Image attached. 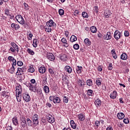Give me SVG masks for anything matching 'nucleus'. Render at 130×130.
<instances>
[{"label":"nucleus","mask_w":130,"mask_h":130,"mask_svg":"<svg viewBox=\"0 0 130 130\" xmlns=\"http://www.w3.org/2000/svg\"><path fill=\"white\" fill-rule=\"evenodd\" d=\"M121 36V34L120 33V32H119V31H118V30H115L114 34V38L116 40H118V39H119V38H120Z\"/></svg>","instance_id":"6e6552de"},{"label":"nucleus","mask_w":130,"mask_h":130,"mask_svg":"<svg viewBox=\"0 0 130 130\" xmlns=\"http://www.w3.org/2000/svg\"><path fill=\"white\" fill-rule=\"evenodd\" d=\"M6 128L7 130H13V128L12 127V126H8L6 127Z\"/></svg>","instance_id":"338daca9"},{"label":"nucleus","mask_w":130,"mask_h":130,"mask_svg":"<svg viewBox=\"0 0 130 130\" xmlns=\"http://www.w3.org/2000/svg\"><path fill=\"white\" fill-rule=\"evenodd\" d=\"M16 89H22V86H21L20 84H17V86H16Z\"/></svg>","instance_id":"bf43d9fd"},{"label":"nucleus","mask_w":130,"mask_h":130,"mask_svg":"<svg viewBox=\"0 0 130 130\" xmlns=\"http://www.w3.org/2000/svg\"><path fill=\"white\" fill-rule=\"evenodd\" d=\"M12 62V66H17V60H16V59H13Z\"/></svg>","instance_id":"de8ad7c7"},{"label":"nucleus","mask_w":130,"mask_h":130,"mask_svg":"<svg viewBox=\"0 0 130 130\" xmlns=\"http://www.w3.org/2000/svg\"><path fill=\"white\" fill-rule=\"evenodd\" d=\"M84 42L88 46H89V45L91 44V41H90L88 38L85 39Z\"/></svg>","instance_id":"a878e982"},{"label":"nucleus","mask_w":130,"mask_h":130,"mask_svg":"<svg viewBox=\"0 0 130 130\" xmlns=\"http://www.w3.org/2000/svg\"><path fill=\"white\" fill-rule=\"evenodd\" d=\"M84 82V81H82L81 80H79V85L81 86L82 87L83 86V82Z\"/></svg>","instance_id":"e2e57ef3"},{"label":"nucleus","mask_w":130,"mask_h":130,"mask_svg":"<svg viewBox=\"0 0 130 130\" xmlns=\"http://www.w3.org/2000/svg\"><path fill=\"white\" fill-rule=\"evenodd\" d=\"M15 19L17 22H18V23L21 25H24V24H25V20H24V18H23V16L21 15H17L15 17Z\"/></svg>","instance_id":"f257e3e1"},{"label":"nucleus","mask_w":130,"mask_h":130,"mask_svg":"<svg viewBox=\"0 0 130 130\" xmlns=\"http://www.w3.org/2000/svg\"><path fill=\"white\" fill-rule=\"evenodd\" d=\"M95 124L96 128H98V127H99V125H100V121L96 120L95 122Z\"/></svg>","instance_id":"603ef678"},{"label":"nucleus","mask_w":130,"mask_h":130,"mask_svg":"<svg viewBox=\"0 0 130 130\" xmlns=\"http://www.w3.org/2000/svg\"><path fill=\"white\" fill-rule=\"evenodd\" d=\"M60 102H61V100H60V98L58 97H55V100L54 101V103L55 104H56V103H60Z\"/></svg>","instance_id":"5701e85b"},{"label":"nucleus","mask_w":130,"mask_h":130,"mask_svg":"<svg viewBox=\"0 0 130 130\" xmlns=\"http://www.w3.org/2000/svg\"><path fill=\"white\" fill-rule=\"evenodd\" d=\"M86 123L87 125H90L91 124V121L89 119L86 120Z\"/></svg>","instance_id":"0e129e2a"},{"label":"nucleus","mask_w":130,"mask_h":130,"mask_svg":"<svg viewBox=\"0 0 130 130\" xmlns=\"http://www.w3.org/2000/svg\"><path fill=\"white\" fill-rule=\"evenodd\" d=\"M73 47L75 50H78L80 48V46L78 44H75L74 46Z\"/></svg>","instance_id":"a19ab883"},{"label":"nucleus","mask_w":130,"mask_h":130,"mask_svg":"<svg viewBox=\"0 0 130 130\" xmlns=\"http://www.w3.org/2000/svg\"><path fill=\"white\" fill-rule=\"evenodd\" d=\"M56 24L53 22V20L52 19L49 20V21H47L46 22V26L48 27H55V25Z\"/></svg>","instance_id":"0eeeda50"},{"label":"nucleus","mask_w":130,"mask_h":130,"mask_svg":"<svg viewBox=\"0 0 130 130\" xmlns=\"http://www.w3.org/2000/svg\"><path fill=\"white\" fill-rule=\"evenodd\" d=\"M70 123H71V127L74 129H75V128H76L77 127V124L75 123V121H74V120H72L71 121Z\"/></svg>","instance_id":"4be33fe9"},{"label":"nucleus","mask_w":130,"mask_h":130,"mask_svg":"<svg viewBox=\"0 0 130 130\" xmlns=\"http://www.w3.org/2000/svg\"><path fill=\"white\" fill-rule=\"evenodd\" d=\"M65 71L67 72L69 74H71L72 72H73V69L71 68V67L67 66L65 67Z\"/></svg>","instance_id":"4468645a"},{"label":"nucleus","mask_w":130,"mask_h":130,"mask_svg":"<svg viewBox=\"0 0 130 130\" xmlns=\"http://www.w3.org/2000/svg\"><path fill=\"white\" fill-rule=\"evenodd\" d=\"M22 97L24 101L26 102H29L30 100H31V98H30V95L28 93V92H24L22 94Z\"/></svg>","instance_id":"7ed1b4c3"},{"label":"nucleus","mask_w":130,"mask_h":130,"mask_svg":"<svg viewBox=\"0 0 130 130\" xmlns=\"http://www.w3.org/2000/svg\"><path fill=\"white\" fill-rule=\"evenodd\" d=\"M32 119L34 124H36V125H37L39 124V116H38V115H34L32 117Z\"/></svg>","instance_id":"f03ea898"},{"label":"nucleus","mask_w":130,"mask_h":130,"mask_svg":"<svg viewBox=\"0 0 130 130\" xmlns=\"http://www.w3.org/2000/svg\"><path fill=\"white\" fill-rule=\"evenodd\" d=\"M29 87V90L30 91H34L33 90V88H34V85H33V84H32V83H29V85H28Z\"/></svg>","instance_id":"37998d69"},{"label":"nucleus","mask_w":130,"mask_h":130,"mask_svg":"<svg viewBox=\"0 0 130 130\" xmlns=\"http://www.w3.org/2000/svg\"><path fill=\"white\" fill-rule=\"evenodd\" d=\"M61 42H62V43H67V39H66V38H63L61 40Z\"/></svg>","instance_id":"774afa93"},{"label":"nucleus","mask_w":130,"mask_h":130,"mask_svg":"<svg viewBox=\"0 0 130 130\" xmlns=\"http://www.w3.org/2000/svg\"><path fill=\"white\" fill-rule=\"evenodd\" d=\"M17 66H18V67H22V66H23V62L21 61H18Z\"/></svg>","instance_id":"5fc2aeb1"},{"label":"nucleus","mask_w":130,"mask_h":130,"mask_svg":"<svg viewBox=\"0 0 130 130\" xmlns=\"http://www.w3.org/2000/svg\"><path fill=\"white\" fill-rule=\"evenodd\" d=\"M60 59L61 60H68V56L64 54H61L60 55Z\"/></svg>","instance_id":"dca6fc26"},{"label":"nucleus","mask_w":130,"mask_h":130,"mask_svg":"<svg viewBox=\"0 0 130 130\" xmlns=\"http://www.w3.org/2000/svg\"><path fill=\"white\" fill-rule=\"evenodd\" d=\"M70 41L71 42H75V41H77V37L72 35L70 38Z\"/></svg>","instance_id":"c756f323"},{"label":"nucleus","mask_w":130,"mask_h":130,"mask_svg":"<svg viewBox=\"0 0 130 130\" xmlns=\"http://www.w3.org/2000/svg\"><path fill=\"white\" fill-rule=\"evenodd\" d=\"M124 35L125 37H128L129 36V32L128 30H125Z\"/></svg>","instance_id":"a18cd8bd"},{"label":"nucleus","mask_w":130,"mask_h":130,"mask_svg":"<svg viewBox=\"0 0 130 130\" xmlns=\"http://www.w3.org/2000/svg\"><path fill=\"white\" fill-rule=\"evenodd\" d=\"M86 84L87 86L91 87V86H93V81L91 79H88L86 81Z\"/></svg>","instance_id":"bb28decb"},{"label":"nucleus","mask_w":130,"mask_h":130,"mask_svg":"<svg viewBox=\"0 0 130 130\" xmlns=\"http://www.w3.org/2000/svg\"><path fill=\"white\" fill-rule=\"evenodd\" d=\"M44 29H45L46 32H48V33L51 32V28H49V27H46V26H45Z\"/></svg>","instance_id":"4c0bfd02"},{"label":"nucleus","mask_w":130,"mask_h":130,"mask_svg":"<svg viewBox=\"0 0 130 130\" xmlns=\"http://www.w3.org/2000/svg\"><path fill=\"white\" fill-rule=\"evenodd\" d=\"M59 14L60 16H62L64 14V11L63 9H59L58 11Z\"/></svg>","instance_id":"58836bf2"},{"label":"nucleus","mask_w":130,"mask_h":130,"mask_svg":"<svg viewBox=\"0 0 130 130\" xmlns=\"http://www.w3.org/2000/svg\"><path fill=\"white\" fill-rule=\"evenodd\" d=\"M118 119H123L124 118V114L123 113H119L117 114Z\"/></svg>","instance_id":"2eb2a0df"},{"label":"nucleus","mask_w":130,"mask_h":130,"mask_svg":"<svg viewBox=\"0 0 130 130\" xmlns=\"http://www.w3.org/2000/svg\"><path fill=\"white\" fill-rule=\"evenodd\" d=\"M120 58L123 60H126L127 59V55L125 53H123L121 55Z\"/></svg>","instance_id":"6ab92c4d"},{"label":"nucleus","mask_w":130,"mask_h":130,"mask_svg":"<svg viewBox=\"0 0 130 130\" xmlns=\"http://www.w3.org/2000/svg\"><path fill=\"white\" fill-rule=\"evenodd\" d=\"M78 118L79 120L83 121V120H85V116L83 115V114L81 113L78 115Z\"/></svg>","instance_id":"b1692460"},{"label":"nucleus","mask_w":130,"mask_h":130,"mask_svg":"<svg viewBox=\"0 0 130 130\" xmlns=\"http://www.w3.org/2000/svg\"><path fill=\"white\" fill-rule=\"evenodd\" d=\"M12 122L14 125H19V122H18V118L17 117L13 118Z\"/></svg>","instance_id":"ddd939ff"},{"label":"nucleus","mask_w":130,"mask_h":130,"mask_svg":"<svg viewBox=\"0 0 130 130\" xmlns=\"http://www.w3.org/2000/svg\"><path fill=\"white\" fill-rule=\"evenodd\" d=\"M21 126L23 128L27 126V121H26V118L22 117L20 118Z\"/></svg>","instance_id":"39448f33"},{"label":"nucleus","mask_w":130,"mask_h":130,"mask_svg":"<svg viewBox=\"0 0 130 130\" xmlns=\"http://www.w3.org/2000/svg\"><path fill=\"white\" fill-rule=\"evenodd\" d=\"M16 93H18V95H21L22 94V89H16Z\"/></svg>","instance_id":"3c124183"},{"label":"nucleus","mask_w":130,"mask_h":130,"mask_svg":"<svg viewBox=\"0 0 130 130\" xmlns=\"http://www.w3.org/2000/svg\"><path fill=\"white\" fill-rule=\"evenodd\" d=\"M24 6L25 10H29V6L28 5V4H27L26 3H24Z\"/></svg>","instance_id":"052dcab7"},{"label":"nucleus","mask_w":130,"mask_h":130,"mask_svg":"<svg viewBox=\"0 0 130 130\" xmlns=\"http://www.w3.org/2000/svg\"><path fill=\"white\" fill-rule=\"evenodd\" d=\"M83 69V67L81 66H77V68H76V72L77 74H81L82 73V69Z\"/></svg>","instance_id":"393cba45"},{"label":"nucleus","mask_w":130,"mask_h":130,"mask_svg":"<svg viewBox=\"0 0 130 130\" xmlns=\"http://www.w3.org/2000/svg\"><path fill=\"white\" fill-rule=\"evenodd\" d=\"M26 121L27 125H28V126H31V125H32V120L29 118H27Z\"/></svg>","instance_id":"72a5a7b5"},{"label":"nucleus","mask_w":130,"mask_h":130,"mask_svg":"<svg viewBox=\"0 0 130 130\" xmlns=\"http://www.w3.org/2000/svg\"><path fill=\"white\" fill-rule=\"evenodd\" d=\"M27 52H28V54H30V55H34L35 54V52L30 48L27 49Z\"/></svg>","instance_id":"cd10ccee"},{"label":"nucleus","mask_w":130,"mask_h":130,"mask_svg":"<svg viewBox=\"0 0 130 130\" xmlns=\"http://www.w3.org/2000/svg\"><path fill=\"white\" fill-rule=\"evenodd\" d=\"M25 71H26V69L24 68H18L17 69V71L16 72V75H17V76H19V75H23Z\"/></svg>","instance_id":"423d86ee"},{"label":"nucleus","mask_w":130,"mask_h":130,"mask_svg":"<svg viewBox=\"0 0 130 130\" xmlns=\"http://www.w3.org/2000/svg\"><path fill=\"white\" fill-rule=\"evenodd\" d=\"M101 100H100V99H98L97 100H95V102H94V104L95 105H96V106H101Z\"/></svg>","instance_id":"412c9836"},{"label":"nucleus","mask_w":130,"mask_h":130,"mask_svg":"<svg viewBox=\"0 0 130 130\" xmlns=\"http://www.w3.org/2000/svg\"><path fill=\"white\" fill-rule=\"evenodd\" d=\"M37 43H38V41H37V39H34L33 41V46L34 47H37Z\"/></svg>","instance_id":"e433bc0d"},{"label":"nucleus","mask_w":130,"mask_h":130,"mask_svg":"<svg viewBox=\"0 0 130 130\" xmlns=\"http://www.w3.org/2000/svg\"><path fill=\"white\" fill-rule=\"evenodd\" d=\"M111 15V12H110V11L108 10L107 11H106L105 12V16L106 18H109V16Z\"/></svg>","instance_id":"2f4dec72"},{"label":"nucleus","mask_w":130,"mask_h":130,"mask_svg":"<svg viewBox=\"0 0 130 130\" xmlns=\"http://www.w3.org/2000/svg\"><path fill=\"white\" fill-rule=\"evenodd\" d=\"M55 99V96L54 95H51V96H50L49 97L50 101H53V102H54Z\"/></svg>","instance_id":"c03bdc74"},{"label":"nucleus","mask_w":130,"mask_h":130,"mask_svg":"<svg viewBox=\"0 0 130 130\" xmlns=\"http://www.w3.org/2000/svg\"><path fill=\"white\" fill-rule=\"evenodd\" d=\"M39 72L40 73V74H44V73L46 72V69L45 68V67H41L39 68Z\"/></svg>","instance_id":"a211bd4d"},{"label":"nucleus","mask_w":130,"mask_h":130,"mask_svg":"<svg viewBox=\"0 0 130 130\" xmlns=\"http://www.w3.org/2000/svg\"><path fill=\"white\" fill-rule=\"evenodd\" d=\"M90 31L92 33H96L97 32V28H96V27L92 26L90 27Z\"/></svg>","instance_id":"c85d7f7f"},{"label":"nucleus","mask_w":130,"mask_h":130,"mask_svg":"<svg viewBox=\"0 0 130 130\" xmlns=\"http://www.w3.org/2000/svg\"><path fill=\"white\" fill-rule=\"evenodd\" d=\"M0 96H2V97H4V98H9V96H10V93L9 92L4 91L1 93Z\"/></svg>","instance_id":"9d476101"},{"label":"nucleus","mask_w":130,"mask_h":130,"mask_svg":"<svg viewBox=\"0 0 130 130\" xmlns=\"http://www.w3.org/2000/svg\"><path fill=\"white\" fill-rule=\"evenodd\" d=\"M8 59L10 60V61H13V60L15 59L14 57L9 56L8 58Z\"/></svg>","instance_id":"680f3d73"},{"label":"nucleus","mask_w":130,"mask_h":130,"mask_svg":"<svg viewBox=\"0 0 130 130\" xmlns=\"http://www.w3.org/2000/svg\"><path fill=\"white\" fill-rule=\"evenodd\" d=\"M112 63H110L109 64V66L108 67V69L109 71H111L112 69H113V67H112Z\"/></svg>","instance_id":"49530a36"},{"label":"nucleus","mask_w":130,"mask_h":130,"mask_svg":"<svg viewBox=\"0 0 130 130\" xmlns=\"http://www.w3.org/2000/svg\"><path fill=\"white\" fill-rule=\"evenodd\" d=\"M87 94L88 96H92V94H93V90L91 89H88L87 90Z\"/></svg>","instance_id":"ea45409f"},{"label":"nucleus","mask_w":130,"mask_h":130,"mask_svg":"<svg viewBox=\"0 0 130 130\" xmlns=\"http://www.w3.org/2000/svg\"><path fill=\"white\" fill-rule=\"evenodd\" d=\"M5 14L6 16H9V14H10V10L9 9H6L5 11Z\"/></svg>","instance_id":"6e6d98bb"},{"label":"nucleus","mask_w":130,"mask_h":130,"mask_svg":"<svg viewBox=\"0 0 130 130\" xmlns=\"http://www.w3.org/2000/svg\"><path fill=\"white\" fill-rule=\"evenodd\" d=\"M47 58L51 61H53L54 59H55V57H54V55L52 53H49L47 55Z\"/></svg>","instance_id":"1a4fd4ad"},{"label":"nucleus","mask_w":130,"mask_h":130,"mask_svg":"<svg viewBox=\"0 0 130 130\" xmlns=\"http://www.w3.org/2000/svg\"><path fill=\"white\" fill-rule=\"evenodd\" d=\"M82 16L83 18H89V15H88V13H87V12H83L82 13Z\"/></svg>","instance_id":"f704fd0d"},{"label":"nucleus","mask_w":130,"mask_h":130,"mask_svg":"<svg viewBox=\"0 0 130 130\" xmlns=\"http://www.w3.org/2000/svg\"><path fill=\"white\" fill-rule=\"evenodd\" d=\"M44 90L46 94H48V93H49V87H48L47 86L45 85L44 86Z\"/></svg>","instance_id":"473e14b6"},{"label":"nucleus","mask_w":130,"mask_h":130,"mask_svg":"<svg viewBox=\"0 0 130 130\" xmlns=\"http://www.w3.org/2000/svg\"><path fill=\"white\" fill-rule=\"evenodd\" d=\"M10 51H11V52H16V50L13 48V47H11L10 48V49L9 50V52H10Z\"/></svg>","instance_id":"4d7b16f0"},{"label":"nucleus","mask_w":130,"mask_h":130,"mask_svg":"<svg viewBox=\"0 0 130 130\" xmlns=\"http://www.w3.org/2000/svg\"><path fill=\"white\" fill-rule=\"evenodd\" d=\"M111 32H108L106 35L104 36V39L105 40H110L111 39Z\"/></svg>","instance_id":"9b49d317"},{"label":"nucleus","mask_w":130,"mask_h":130,"mask_svg":"<svg viewBox=\"0 0 130 130\" xmlns=\"http://www.w3.org/2000/svg\"><path fill=\"white\" fill-rule=\"evenodd\" d=\"M28 72L29 73H34V72H35V70L34 69V68L30 67V68L28 69Z\"/></svg>","instance_id":"79ce46f5"},{"label":"nucleus","mask_w":130,"mask_h":130,"mask_svg":"<svg viewBox=\"0 0 130 130\" xmlns=\"http://www.w3.org/2000/svg\"><path fill=\"white\" fill-rule=\"evenodd\" d=\"M117 92L115 91H114L112 93H111L110 97L112 99H115L116 98V94Z\"/></svg>","instance_id":"aec40b11"},{"label":"nucleus","mask_w":130,"mask_h":130,"mask_svg":"<svg viewBox=\"0 0 130 130\" xmlns=\"http://www.w3.org/2000/svg\"><path fill=\"white\" fill-rule=\"evenodd\" d=\"M11 46H12V48L15 49L17 52H19V47H18V45L16 44V43H11Z\"/></svg>","instance_id":"f3484780"},{"label":"nucleus","mask_w":130,"mask_h":130,"mask_svg":"<svg viewBox=\"0 0 130 130\" xmlns=\"http://www.w3.org/2000/svg\"><path fill=\"white\" fill-rule=\"evenodd\" d=\"M74 16H78L79 15V11L77 10H76L74 13Z\"/></svg>","instance_id":"69168bd1"},{"label":"nucleus","mask_w":130,"mask_h":130,"mask_svg":"<svg viewBox=\"0 0 130 130\" xmlns=\"http://www.w3.org/2000/svg\"><path fill=\"white\" fill-rule=\"evenodd\" d=\"M46 117V118H47L48 122H49V123H53V122H54V121H55L54 117L52 116L50 114L47 115Z\"/></svg>","instance_id":"20e7f679"},{"label":"nucleus","mask_w":130,"mask_h":130,"mask_svg":"<svg viewBox=\"0 0 130 130\" xmlns=\"http://www.w3.org/2000/svg\"><path fill=\"white\" fill-rule=\"evenodd\" d=\"M63 100V102H64L65 103H68V102H69V98L67 96H64Z\"/></svg>","instance_id":"09e8293b"},{"label":"nucleus","mask_w":130,"mask_h":130,"mask_svg":"<svg viewBox=\"0 0 130 130\" xmlns=\"http://www.w3.org/2000/svg\"><path fill=\"white\" fill-rule=\"evenodd\" d=\"M22 98V95L21 94H16V99L18 102H21V99Z\"/></svg>","instance_id":"c9c22d12"},{"label":"nucleus","mask_w":130,"mask_h":130,"mask_svg":"<svg viewBox=\"0 0 130 130\" xmlns=\"http://www.w3.org/2000/svg\"><path fill=\"white\" fill-rule=\"evenodd\" d=\"M11 28H12V29H14V30H19V29H20V25L13 23L11 24Z\"/></svg>","instance_id":"f8f14e48"},{"label":"nucleus","mask_w":130,"mask_h":130,"mask_svg":"<svg viewBox=\"0 0 130 130\" xmlns=\"http://www.w3.org/2000/svg\"><path fill=\"white\" fill-rule=\"evenodd\" d=\"M96 84L98 86H100L101 85V81H100V80L99 79H97L96 80Z\"/></svg>","instance_id":"864d4df0"},{"label":"nucleus","mask_w":130,"mask_h":130,"mask_svg":"<svg viewBox=\"0 0 130 130\" xmlns=\"http://www.w3.org/2000/svg\"><path fill=\"white\" fill-rule=\"evenodd\" d=\"M93 11L95 13H98V6H94L93 8Z\"/></svg>","instance_id":"13d9d810"},{"label":"nucleus","mask_w":130,"mask_h":130,"mask_svg":"<svg viewBox=\"0 0 130 130\" xmlns=\"http://www.w3.org/2000/svg\"><path fill=\"white\" fill-rule=\"evenodd\" d=\"M112 54H113V56L115 59L117 58V55H116V53H115V50L113 49L111 50Z\"/></svg>","instance_id":"7c9ffc66"},{"label":"nucleus","mask_w":130,"mask_h":130,"mask_svg":"<svg viewBox=\"0 0 130 130\" xmlns=\"http://www.w3.org/2000/svg\"><path fill=\"white\" fill-rule=\"evenodd\" d=\"M123 123H125V124H127V123H129V121L127 118H125L123 120Z\"/></svg>","instance_id":"8fccbe9b"}]
</instances>
